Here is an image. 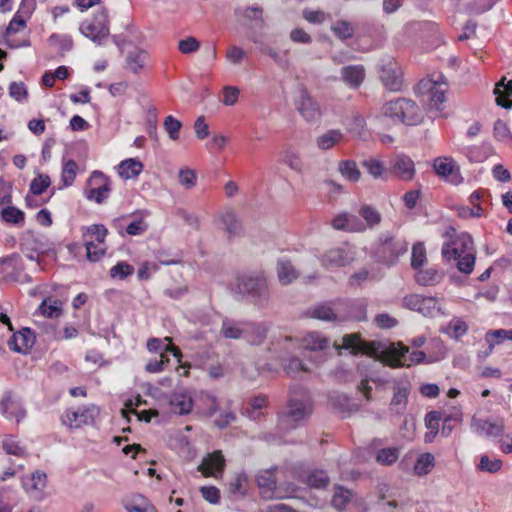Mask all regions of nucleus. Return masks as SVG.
Listing matches in <instances>:
<instances>
[{
	"mask_svg": "<svg viewBox=\"0 0 512 512\" xmlns=\"http://www.w3.org/2000/svg\"><path fill=\"white\" fill-rule=\"evenodd\" d=\"M336 350L341 348L350 350L353 354H366L378 358L382 363L392 367H410L412 365L424 363L426 354L423 351H413L407 357L409 348L402 343H391L387 347L379 350V346L374 343H367L360 339L358 334H347L343 337L342 346L334 343Z\"/></svg>",
	"mask_w": 512,
	"mask_h": 512,
	"instance_id": "1",
	"label": "nucleus"
},
{
	"mask_svg": "<svg viewBox=\"0 0 512 512\" xmlns=\"http://www.w3.org/2000/svg\"><path fill=\"white\" fill-rule=\"evenodd\" d=\"M441 255L445 262L454 263L463 274L472 273L476 260V250L472 237L468 233H456L449 228L444 234Z\"/></svg>",
	"mask_w": 512,
	"mask_h": 512,
	"instance_id": "2",
	"label": "nucleus"
},
{
	"mask_svg": "<svg viewBox=\"0 0 512 512\" xmlns=\"http://www.w3.org/2000/svg\"><path fill=\"white\" fill-rule=\"evenodd\" d=\"M236 289L239 294L259 309H266L271 302L267 280L262 275H241L236 279Z\"/></svg>",
	"mask_w": 512,
	"mask_h": 512,
	"instance_id": "3",
	"label": "nucleus"
},
{
	"mask_svg": "<svg viewBox=\"0 0 512 512\" xmlns=\"http://www.w3.org/2000/svg\"><path fill=\"white\" fill-rule=\"evenodd\" d=\"M381 113L394 122L417 125L422 121L419 106L410 99L399 98L383 105Z\"/></svg>",
	"mask_w": 512,
	"mask_h": 512,
	"instance_id": "4",
	"label": "nucleus"
},
{
	"mask_svg": "<svg viewBox=\"0 0 512 512\" xmlns=\"http://www.w3.org/2000/svg\"><path fill=\"white\" fill-rule=\"evenodd\" d=\"M416 90L427 102L430 108L441 110L445 102L447 83L442 74H433L430 78L422 79Z\"/></svg>",
	"mask_w": 512,
	"mask_h": 512,
	"instance_id": "5",
	"label": "nucleus"
},
{
	"mask_svg": "<svg viewBox=\"0 0 512 512\" xmlns=\"http://www.w3.org/2000/svg\"><path fill=\"white\" fill-rule=\"evenodd\" d=\"M80 33L98 46H102L110 34L109 15L106 8L98 10L91 18L84 20Z\"/></svg>",
	"mask_w": 512,
	"mask_h": 512,
	"instance_id": "6",
	"label": "nucleus"
},
{
	"mask_svg": "<svg viewBox=\"0 0 512 512\" xmlns=\"http://www.w3.org/2000/svg\"><path fill=\"white\" fill-rule=\"evenodd\" d=\"M274 471V469L262 470L257 475V483L262 496L266 499L288 498L296 493L297 487L292 483L278 486Z\"/></svg>",
	"mask_w": 512,
	"mask_h": 512,
	"instance_id": "7",
	"label": "nucleus"
},
{
	"mask_svg": "<svg viewBox=\"0 0 512 512\" xmlns=\"http://www.w3.org/2000/svg\"><path fill=\"white\" fill-rule=\"evenodd\" d=\"M379 242L375 252L376 260L388 266L395 264L399 256L408 250V244L404 240L395 238L389 233L382 234Z\"/></svg>",
	"mask_w": 512,
	"mask_h": 512,
	"instance_id": "8",
	"label": "nucleus"
},
{
	"mask_svg": "<svg viewBox=\"0 0 512 512\" xmlns=\"http://www.w3.org/2000/svg\"><path fill=\"white\" fill-rule=\"evenodd\" d=\"M403 306L409 310L417 311L425 317H437L445 315L443 304L432 296L410 294L403 298Z\"/></svg>",
	"mask_w": 512,
	"mask_h": 512,
	"instance_id": "9",
	"label": "nucleus"
},
{
	"mask_svg": "<svg viewBox=\"0 0 512 512\" xmlns=\"http://www.w3.org/2000/svg\"><path fill=\"white\" fill-rule=\"evenodd\" d=\"M110 191L109 179L102 172L94 171L87 181L86 198L101 204L109 197Z\"/></svg>",
	"mask_w": 512,
	"mask_h": 512,
	"instance_id": "10",
	"label": "nucleus"
},
{
	"mask_svg": "<svg viewBox=\"0 0 512 512\" xmlns=\"http://www.w3.org/2000/svg\"><path fill=\"white\" fill-rule=\"evenodd\" d=\"M295 107L303 119L308 123H316L322 117L319 103L310 95L304 87L300 88Z\"/></svg>",
	"mask_w": 512,
	"mask_h": 512,
	"instance_id": "11",
	"label": "nucleus"
},
{
	"mask_svg": "<svg viewBox=\"0 0 512 512\" xmlns=\"http://www.w3.org/2000/svg\"><path fill=\"white\" fill-rule=\"evenodd\" d=\"M288 416H308L313 413V403L309 393L296 388L290 391L288 400Z\"/></svg>",
	"mask_w": 512,
	"mask_h": 512,
	"instance_id": "12",
	"label": "nucleus"
},
{
	"mask_svg": "<svg viewBox=\"0 0 512 512\" xmlns=\"http://www.w3.org/2000/svg\"><path fill=\"white\" fill-rule=\"evenodd\" d=\"M380 79L390 91H399L403 84L401 67L392 59L383 61L380 66Z\"/></svg>",
	"mask_w": 512,
	"mask_h": 512,
	"instance_id": "13",
	"label": "nucleus"
},
{
	"mask_svg": "<svg viewBox=\"0 0 512 512\" xmlns=\"http://www.w3.org/2000/svg\"><path fill=\"white\" fill-rule=\"evenodd\" d=\"M354 253L348 245L331 248L321 257V264L327 269H334L345 266L353 261Z\"/></svg>",
	"mask_w": 512,
	"mask_h": 512,
	"instance_id": "14",
	"label": "nucleus"
},
{
	"mask_svg": "<svg viewBox=\"0 0 512 512\" xmlns=\"http://www.w3.org/2000/svg\"><path fill=\"white\" fill-rule=\"evenodd\" d=\"M225 466L226 460L222 451L215 450L203 457L201 464L198 466V471L205 477L219 479L223 475Z\"/></svg>",
	"mask_w": 512,
	"mask_h": 512,
	"instance_id": "15",
	"label": "nucleus"
},
{
	"mask_svg": "<svg viewBox=\"0 0 512 512\" xmlns=\"http://www.w3.org/2000/svg\"><path fill=\"white\" fill-rule=\"evenodd\" d=\"M25 27L26 19L23 15H20V13H15L3 34V41L5 45L12 49L29 47L31 45L29 38H24L22 40H16L13 38L15 34L22 31Z\"/></svg>",
	"mask_w": 512,
	"mask_h": 512,
	"instance_id": "16",
	"label": "nucleus"
},
{
	"mask_svg": "<svg viewBox=\"0 0 512 512\" xmlns=\"http://www.w3.org/2000/svg\"><path fill=\"white\" fill-rule=\"evenodd\" d=\"M435 173L453 185L462 183L463 178L460 169L451 157H437L433 163Z\"/></svg>",
	"mask_w": 512,
	"mask_h": 512,
	"instance_id": "17",
	"label": "nucleus"
},
{
	"mask_svg": "<svg viewBox=\"0 0 512 512\" xmlns=\"http://www.w3.org/2000/svg\"><path fill=\"white\" fill-rule=\"evenodd\" d=\"M471 429L481 437H498L502 435L504 424L500 418H473Z\"/></svg>",
	"mask_w": 512,
	"mask_h": 512,
	"instance_id": "18",
	"label": "nucleus"
},
{
	"mask_svg": "<svg viewBox=\"0 0 512 512\" xmlns=\"http://www.w3.org/2000/svg\"><path fill=\"white\" fill-rule=\"evenodd\" d=\"M390 170L392 174L403 181H411L416 173L413 160L404 154L396 155L392 159Z\"/></svg>",
	"mask_w": 512,
	"mask_h": 512,
	"instance_id": "19",
	"label": "nucleus"
},
{
	"mask_svg": "<svg viewBox=\"0 0 512 512\" xmlns=\"http://www.w3.org/2000/svg\"><path fill=\"white\" fill-rule=\"evenodd\" d=\"M35 343V334L30 328H23L14 333L8 340L9 348L15 352L26 354Z\"/></svg>",
	"mask_w": 512,
	"mask_h": 512,
	"instance_id": "20",
	"label": "nucleus"
},
{
	"mask_svg": "<svg viewBox=\"0 0 512 512\" xmlns=\"http://www.w3.org/2000/svg\"><path fill=\"white\" fill-rule=\"evenodd\" d=\"M341 79L350 89H358L364 82L366 71L363 65H347L341 68Z\"/></svg>",
	"mask_w": 512,
	"mask_h": 512,
	"instance_id": "21",
	"label": "nucleus"
},
{
	"mask_svg": "<svg viewBox=\"0 0 512 512\" xmlns=\"http://www.w3.org/2000/svg\"><path fill=\"white\" fill-rule=\"evenodd\" d=\"M456 418H424V425L427 429L425 433L424 440L426 443H431L435 436L439 432L440 422L442 421V430L441 434L443 436H448L452 430L451 421Z\"/></svg>",
	"mask_w": 512,
	"mask_h": 512,
	"instance_id": "22",
	"label": "nucleus"
},
{
	"mask_svg": "<svg viewBox=\"0 0 512 512\" xmlns=\"http://www.w3.org/2000/svg\"><path fill=\"white\" fill-rule=\"evenodd\" d=\"M268 330L267 323L245 322L244 340L250 344L259 345L265 340Z\"/></svg>",
	"mask_w": 512,
	"mask_h": 512,
	"instance_id": "23",
	"label": "nucleus"
},
{
	"mask_svg": "<svg viewBox=\"0 0 512 512\" xmlns=\"http://www.w3.org/2000/svg\"><path fill=\"white\" fill-rule=\"evenodd\" d=\"M47 483V476L43 472L36 471L29 477L23 479V487L27 493L34 498H39L42 491L45 489Z\"/></svg>",
	"mask_w": 512,
	"mask_h": 512,
	"instance_id": "24",
	"label": "nucleus"
},
{
	"mask_svg": "<svg viewBox=\"0 0 512 512\" xmlns=\"http://www.w3.org/2000/svg\"><path fill=\"white\" fill-rule=\"evenodd\" d=\"M148 59L149 55L145 50L135 48L126 56V68L133 74H139L143 71Z\"/></svg>",
	"mask_w": 512,
	"mask_h": 512,
	"instance_id": "25",
	"label": "nucleus"
},
{
	"mask_svg": "<svg viewBox=\"0 0 512 512\" xmlns=\"http://www.w3.org/2000/svg\"><path fill=\"white\" fill-rule=\"evenodd\" d=\"M0 413L10 416H22L26 413L21 401L12 393L8 392L2 396L0 400Z\"/></svg>",
	"mask_w": 512,
	"mask_h": 512,
	"instance_id": "26",
	"label": "nucleus"
},
{
	"mask_svg": "<svg viewBox=\"0 0 512 512\" xmlns=\"http://www.w3.org/2000/svg\"><path fill=\"white\" fill-rule=\"evenodd\" d=\"M306 315L322 321H336L341 319L338 309L330 304H320L307 310Z\"/></svg>",
	"mask_w": 512,
	"mask_h": 512,
	"instance_id": "27",
	"label": "nucleus"
},
{
	"mask_svg": "<svg viewBox=\"0 0 512 512\" xmlns=\"http://www.w3.org/2000/svg\"><path fill=\"white\" fill-rule=\"evenodd\" d=\"M220 333L227 339H244L245 322L225 318L222 322Z\"/></svg>",
	"mask_w": 512,
	"mask_h": 512,
	"instance_id": "28",
	"label": "nucleus"
},
{
	"mask_svg": "<svg viewBox=\"0 0 512 512\" xmlns=\"http://www.w3.org/2000/svg\"><path fill=\"white\" fill-rule=\"evenodd\" d=\"M63 303L57 298L48 297L42 301L35 315L38 313L46 318H58L62 315Z\"/></svg>",
	"mask_w": 512,
	"mask_h": 512,
	"instance_id": "29",
	"label": "nucleus"
},
{
	"mask_svg": "<svg viewBox=\"0 0 512 512\" xmlns=\"http://www.w3.org/2000/svg\"><path fill=\"white\" fill-rule=\"evenodd\" d=\"M116 169L122 179L128 180L137 177L142 172L143 164L135 158H129L121 161Z\"/></svg>",
	"mask_w": 512,
	"mask_h": 512,
	"instance_id": "30",
	"label": "nucleus"
},
{
	"mask_svg": "<svg viewBox=\"0 0 512 512\" xmlns=\"http://www.w3.org/2000/svg\"><path fill=\"white\" fill-rule=\"evenodd\" d=\"M331 344L329 338L323 336L319 332H309L302 339V346L305 350L322 351L327 349Z\"/></svg>",
	"mask_w": 512,
	"mask_h": 512,
	"instance_id": "31",
	"label": "nucleus"
},
{
	"mask_svg": "<svg viewBox=\"0 0 512 512\" xmlns=\"http://www.w3.org/2000/svg\"><path fill=\"white\" fill-rule=\"evenodd\" d=\"M435 465L436 459L432 453H421L414 463L413 472L416 476L423 477L429 474Z\"/></svg>",
	"mask_w": 512,
	"mask_h": 512,
	"instance_id": "32",
	"label": "nucleus"
},
{
	"mask_svg": "<svg viewBox=\"0 0 512 512\" xmlns=\"http://www.w3.org/2000/svg\"><path fill=\"white\" fill-rule=\"evenodd\" d=\"M443 272L436 268L419 269L415 274V280L422 286H433L443 279Z\"/></svg>",
	"mask_w": 512,
	"mask_h": 512,
	"instance_id": "33",
	"label": "nucleus"
},
{
	"mask_svg": "<svg viewBox=\"0 0 512 512\" xmlns=\"http://www.w3.org/2000/svg\"><path fill=\"white\" fill-rule=\"evenodd\" d=\"M409 394L410 385L408 383L398 384L394 388V395L391 400V406L395 412L400 413L405 409Z\"/></svg>",
	"mask_w": 512,
	"mask_h": 512,
	"instance_id": "34",
	"label": "nucleus"
},
{
	"mask_svg": "<svg viewBox=\"0 0 512 512\" xmlns=\"http://www.w3.org/2000/svg\"><path fill=\"white\" fill-rule=\"evenodd\" d=\"M344 135L341 130L331 129L326 131L317 137V147L320 150H329L334 147L336 144L340 143L343 139Z\"/></svg>",
	"mask_w": 512,
	"mask_h": 512,
	"instance_id": "35",
	"label": "nucleus"
},
{
	"mask_svg": "<svg viewBox=\"0 0 512 512\" xmlns=\"http://www.w3.org/2000/svg\"><path fill=\"white\" fill-rule=\"evenodd\" d=\"M504 80L502 79L499 83H497L494 94L496 95V103L497 105L503 108H511L512 101H509L508 98L512 97V80H510L506 85H504Z\"/></svg>",
	"mask_w": 512,
	"mask_h": 512,
	"instance_id": "36",
	"label": "nucleus"
},
{
	"mask_svg": "<svg viewBox=\"0 0 512 512\" xmlns=\"http://www.w3.org/2000/svg\"><path fill=\"white\" fill-rule=\"evenodd\" d=\"M282 162L290 169L301 173L304 168V163L300 155L291 147H286L280 152Z\"/></svg>",
	"mask_w": 512,
	"mask_h": 512,
	"instance_id": "37",
	"label": "nucleus"
},
{
	"mask_svg": "<svg viewBox=\"0 0 512 512\" xmlns=\"http://www.w3.org/2000/svg\"><path fill=\"white\" fill-rule=\"evenodd\" d=\"M133 220L127 225L126 232L131 236H138L144 234L149 225L145 220L146 215L143 212L134 213L131 215Z\"/></svg>",
	"mask_w": 512,
	"mask_h": 512,
	"instance_id": "38",
	"label": "nucleus"
},
{
	"mask_svg": "<svg viewBox=\"0 0 512 512\" xmlns=\"http://www.w3.org/2000/svg\"><path fill=\"white\" fill-rule=\"evenodd\" d=\"M173 412L180 415L189 414L193 408V400L189 395H174L170 402Z\"/></svg>",
	"mask_w": 512,
	"mask_h": 512,
	"instance_id": "39",
	"label": "nucleus"
},
{
	"mask_svg": "<svg viewBox=\"0 0 512 512\" xmlns=\"http://www.w3.org/2000/svg\"><path fill=\"white\" fill-rule=\"evenodd\" d=\"M143 403L141 397L138 395L133 399H128L125 402V408L121 410L122 416H128L129 413L135 414V416H158L156 410H142L136 411V407H139Z\"/></svg>",
	"mask_w": 512,
	"mask_h": 512,
	"instance_id": "40",
	"label": "nucleus"
},
{
	"mask_svg": "<svg viewBox=\"0 0 512 512\" xmlns=\"http://www.w3.org/2000/svg\"><path fill=\"white\" fill-rule=\"evenodd\" d=\"M277 274L279 281L284 285L290 284L298 276L291 262L287 260H280L278 262Z\"/></svg>",
	"mask_w": 512,
	"mask_h": 512,
	"instance_id": "41",
	"label": "nucleus"
},
{
	"mask_svg": "<svg viewBox=\"0 0 512 512\" xmlns=\"http://www.w3.org/2000/svg\"><path fill=\"white\" fill-rule=\"evenodd\" d=\"M1 218L4 222L14 225L24 224V212L14 206L7 205L0 211Z\"/></svg>",
	"mask_w": 512,
	"mask_h": 512,
	"instance_id": "42",
	"label": "nucleus"
},
{
	"mask_svg": "<svg viewBox=\"0 0 512 512\" xmlns=\"http://www.w3.org/2000/svg\"><path fill=\"white\" fill-rule=\"evenodd\" d=\"M485 339L489 343V351L487 354H490L495 345L502 343L504 340L512 341V329L490 330L486 333Z\"/></svg>",
	"mask_w": 512,
	"mask_h": 512,
	"instance_id": "43",
	"label": "nucleus"
},
{
	"mask_svg": "<svg viewBox=\"0 0 512 512\" xmlns=\"http://www.w3.org/2000/svg\"><path fill=\"white\" fill-rule=\"evenodd\" d=\"M43 333L47 335L48 339H72L78 335V330L73 326H65L63 335L57 334L56 329L49 323L43 322Z\"/></svg>",
	"mask_w": 512,
	"mask_h": 512,
	"instance_id": "44",
	"label": "nucleus"
},
{
	"mask_svg": "<svg viewBox=\"0 0 512 512\" xmlns=\"http://www.w3.org/2000/svg\"><path fill=\"white\" fill-rule=\"evenodd\" d=\"M400 456V449L397 447H388L380 449L376 454V461L380 465L390 466L394 464Z\"/></svg>",
	"mask_w": 512,
	"mask_h": 512,
	"instance_id": "45",
	"label": "nucleus"
},
{
	"mask_svg": "<svg viewBox=\"0 0 512 512\" xmlns=\"http://www.w3.org/2000/svg\"><path fill=\"white\" fill-rule=\"evenodd\" d=\"M467 331L468 325L461 318L452 319L445 329V333L456 340L464 336L467 333Z\"/></svg>",
	"mask_w": 512,
	"mask_h": 512,
	"instance_id": "46",
	"label": "nucleus"
},
{
	"mask_svg": "<svg viewBox=\"0 0 512 512\" xmlns=\"http://www.w3.org/2000/svg\"><path fill=\"white\" fill-rule=\"evenodd\" d=\"M340 174L349 181H358L360 178V171L357 165L352 160L341 161L338 165Z\"/></svg>",
	"mask_w": 512,
	"mask_h": 512,
	"instance_id": "47",
	"label": "nucleus"
},
{
	"mask_svg": "<svg viewBox=\"0 0 512 512\" xmlns=\"http://www.w3.org/2000/svg\"><path fill=\"white\" fill-rule=\"evenodd\" d=\"M107 235V229L103 225H91L86 229V232H84V242H89V240H92L94 242H98L99 244L104 243V239Z\"/></svg>",
	"mask_w": 512,
	"mask_h": 512,
	"instance_id": "48",
	"label": "nucleus"
},
{
	"mask_svg": "<svg viewBox=\"0 0 512 512\" xmlns=\"http://www.w3.org/2000/svg\"><path fill=\"white\" fill-rule=\"evenodd\" d=\"M51 46L55 47L61 53L70 51L73 47V40L69 35L52 34L49 39Z\"/></svg>",
	"mask_w": 512,
	"mask_h": 512,
	"instance_id": "49",
	"label": "nucleus"
},
{
	"mask_svg": "<svg viewBox=\"0 0 512 512\" xmlns=\"http://www.w3.org/2000/svg\"><path fill=\"white\" fill-rule=\"evenodd\" d=\"M359 215L365 220L366 227L373 228L381 222L380 213L369 205H363L359 210Z\"/></svg>",
	"mask_w": 512,
	"mask_h": 512,
	"instance_id": "50",
	"label": "nucleus"
},
{
	"mask_svg": "<svg viewBox=\"0 0 512 512\" xmlns=\"http://www.w3.org/2000/svg\"><path fill=\"white\" fill-rule=\"evenodd\" d=\"M351 492L341 486L335 488L332 497V506L337 510H342L346 507L347 503L351 500Z\"/></svg>",
	"mask_w": 512,
	"mask_h": 512,
	"instance_id": "51",
	"label": "nucleus"
},
{
	"mask_svg": "<svg viewBox=\"0 0 512 512\" xmlns=\"http://www.w3.org/2000/svg\"><path fill=\"white\" fill-rule=\"evenodd\" d=\"M78 165L74 160H67L62 167L61 178L64 186H71L76 178Z\"/></svg>",
	"mask_w": 512,
	"mask_h": 512,
	"instance_id": "52",
	"label": "nucleus"
},
{
	"mask_svg": "<svg viewBox=\"0 0 512 512\" xmlns=\"http://www.w3.org/2000/svg\"><path fill=\"white\" fill-rule=\"evenodd\" d=\"M426 249L424 243L418 242L412 247L411 266L414 269H419L426 262Z\"/></svg>",
	"mask_w": 512,
	"mask_h": 512,
	"instance_id": "53",
	"label": "nucleus"
},
{
	"mask_svg": "<svg viewBox=\"0 0 512 512\" xmlns=\"http://www.w3.org/2000/svg\"><path fill=\"white\" fill-rule=\"evenodd\" d=\"M242 17L244 18L246 25L252 26L253 22H255L256 25H262L263 10L256 6L247 7L242 11Z\"/></svg>",
	"mask_w": 512,
	"mask_h": 512,
	"instance_id": "54",
	"label": "nucleus"
},
{
	"mask_svg": "<svg viewBox=\"0 0 512 512\" xmlns=\"http://www.w3.org/2000/svg\"><path fill=\"white\" fill-rule=\"evenodd\" d=\"M329 478L324 471L316 470L311 472L307 477V484L316 489L324 488L328 485Z\"/></svg>",
	"mask_w": 512,
	"mask_h": 512,
	"instance_id": "55",
	"label": "nucleus"
},
{
	"mask_svg": "<svg viewBox=\"0 0 512 512\" xmlns=\"http://www.w3.org/2000/svg\"><path fill=\"white\" fill-rule=\"evenodd\" d=\"M502 467V461L497 458L491 459L487 455H482L480 457V462L478 464V468L481 471H485L488 473H496L498 472Z\"/></svg>",
	"mask_w": 512,
	"mask_h": 512,
	"instance_id": "56",
	"label": "nucleus"
},
{
	"mask_svg": "<svg viewBox=\"0 0 512 512\" xmlns=\"http://www.w3.org/2000/svg\"><path fill=\"white\" fill-rule=\"evenodd\" d=\"M2 447L7 454L17 457H25L27 454L25 448L21 447L12 437L5 438Z\"/></svg>",
	"mask_w": 512,
	"mask_h": 512,
	"instance_id": "57",
	"label": "nucleus"
},
{
	"mask_svg": "<svg viewBox=\"0 0 512 512\" xmlns=\"http://www.w3.org/2000/svg\"><path fill=\"white\" fill-rule=\"evenodd\" d=\"M331 402L334 406L338 407L341 412H356L357 405L351 403L350 399L344 395L339 394L331 397Z\"/></svg>",
	"mask_w": 512,
	"mask_h": 512,
	"instance_id": "58",
	"label": "nucleus"
},
{
	"mask_svg": "<svg viewBox=\"0 0 512 512\" xmlns=\"http://www.w3.org/2000/svg\"><path fill=\"white\" fill-rule=\"evenodd\" d=\"M222 222L230 236L239 233L241 225L233 212H227L222 216Z\"/></svg>",
	"mask_w": 512,
	"mask_h": 512,
	"instance_id": "59",
	"label": "nucleus"
},
{
	"mask_svg": "<svg viewBox=\"0 0 512 512\" xmlns=\"http://www.w3.org/2000/svg\"><path fill=\"white\" fill-rule=\"evenodd\" d=\"M85 247L87 258L92 262L98 261L105 252L103 244H99L98 242L96 243L92 240L85 242Z\"/></svg>",
	"mask_w": 512,
	"mask_h": 512,
	"instance_id": "60",
	"label": "nucleus"
},
{
	"mask_svg": "<svg viewBox=\"0 0 512 512\" xmlns=\"http://www.w3.org/2000/svg\"><path fill=\"white\" fill-rule=\"evenodd\" d=\"M332 31L338 38L342 40L352 37L354 33L351 24L347 21H337L332 26Z\"/></svg>",
	"mask_w": 512,
	"mask_h": 512,
	"instance_id": "61",
	"label": "nucleus"
},
{
	"mask_svg": "<svg viewBox=\"0 0 512 512\" xmlns=\"http://www.w3.org/2000/svg\"><path fill=\"white\" fill-rule=\"evenodd\" d=\"M181 127V122L171 115L167 116L164 120V128L172 140L179 138Z\"/></svg>",
	"mask_w": 512,
	"mask_h": 512,
	"instance_id": "62",
	"label": "nucleus"
},
{
	"mask_svg": "<svg viewBox=\"0 0 512 512\" xmlns=\"http://www.w3.org/2000/svg\"><path fill=\"white\" fill-rule=\"evenodd\" d=\"M50 185V178L48 175L40 174L34 178L30 184V191L34 195H41Z\"/></svg>",
	"mask_w": 512,
	"mask_h": 512,
	"instance_id": "63",
	"label": "nucleus"
},
{
	"mask_svg": "<svg viewBox=\"0 0 512 512\" xmlns=\"http://www.w3.org/2000/svg\"><path fill=\"white\" fill-rule=\"evenodd\" d=\"M128 512H157L156 509L143 497H138L137 503L126 506Z\"/></svg>",
	"mask_w": 512,
	"mask_h": 512,
	"instance_id": "64",
	"label": "nucleus"
}]
</instances>
